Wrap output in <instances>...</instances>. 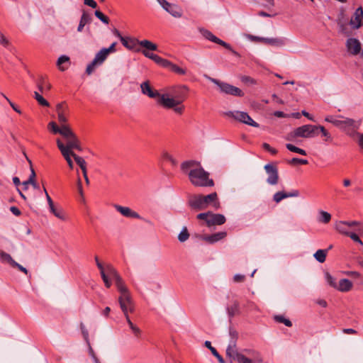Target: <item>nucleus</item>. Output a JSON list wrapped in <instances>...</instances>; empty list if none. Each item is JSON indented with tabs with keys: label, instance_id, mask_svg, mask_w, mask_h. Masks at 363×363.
Masks as SVG:
<instances>
[{
	"label": "nucleus",
	"instance_id": "1",
	"mask_svg": "<svg viewBox=\"0 0 363 363\" xmlns=\"http://www.w3.org/2000/svg\"><path fill=\"white\" fill-rule=\"evenodd\" d=\"M181 169L188 174L190 182L194 186L207 187L214 185L213 180L209 178V173L200 167V163L195 160L182 162Z\"/></svg>",
	"mask_w": 363,
	"mask_h": 363
},
{
	"label": "nucleus",
	"instance_id": "2",
	"mask_svg": "<svg viewBox=\"0 0 363 363\" xmlns=\"http://www.w3.org/2000/svg\"><path fill=\"white\" fill-rule=\"evenodd\" d=\"M187 90L185 86L172 88L169 93L162 94L160 105L165 108H173L175 113L182 114L184 110L182 104L185 100Z\"/></svg>",
	"mask_w": 363,
	"mask_h": 363
},
{
	"label": "nucleus",
	"instance_id": "3",
	"mask_svg": "<svg viewBox=\"0 0 363 363\" xmlns=\"http://www.w3.org/2000/svg\"><path fill=\"white\" fill-rule=\"evenodd\" d=\"M118 291L120 293V296L118 297V303L120 308L125 318L126 322L134 335L136 337H139L141 335V330L133 323L129 316V313H133L135 311V303L130 292L126 286L120 287L118 289Z\"/></svg>",
	"mask_w": 363,
	"mask_h": 363
},
{
	"label": "nucleus",
	"instance_id": "4",
	"mask_svg": "<svg viewBox=\"0 0 363 363\" xmlns=\"http://www.w3.org/2000/svg\"><path fill=\"white\" fill-rule=\"evenodd\" d=\"M325 121L333 124L351 138L358 134V130L362 125L361 119L355 120L342 115H327Z\"/></svg>",
	"mask_w": 363,
	"mask_h": 363
},
{
	"label": "nucleus",
	"instance_id": "5",
	"mask_svg": "<svg viewBox=\"0 0 363 363\" xmlns=\"http://www.w3.org/2000/svg\"><path fill=\"white\" fill-rule=\"evenodd\" d=\"M225 353L230 363L262 362V358L259 352L252 349L238 350L234 342L227 347Z\"/></svg>",
	"mask_w": 363,
	"mask_h": 363
},
{
	"label": "nucleus",
	"instance_id": "6",
	"mask_svg": "<svg viewBox=\"0 0 363 363\" xmlns=\"http://www.w3.org/2000/svg\"><path fill=\"white\" fill-rule=\"evenodd\" d=\"M189 204L191 208L196 211L205 210L208 207L218 210L220 206L216 192L206 196L193 195L189 198Z\"/></svg>",
	"mask_w": 363,
	"mask_h": 363
},
{
	"label": "nucleus",
	"instance_id": "7",
	"mask_svg": "<svg viewBox=\"0 0 363 363\" xmlns=\"http://www.w3.org/2000/svg\"><path fill=\"white\" fill-rule=\"evenodd\" d=\"M48 128L54 134H60L65 139L66 143H68L72 146L76 145V139L78 138L69 126L63 125L60 127L55 122L51 121L48 124Z\"/></svg>",
	"mask_w": 363,
	"mask_h": 363
},
{
	"label": "nucleus",
	"instance_id": "8",
	"mask_svg": "<svg viewBox=\"0 0 363 363\" xmlns=\"http://www.w3.org/2000/svg\"><path fill=\"white\" fill-rule=\"evenodd\" d=\"M48 128L54 134H60L65 139L66 143H68L72 146L76 145V139L78 138L69 126L63 125L60 127L55 122L51 121L48 124Z\"/></svg>",
	"mask_w": 363,
	"mask_h": 363
},
{
	"label": "nucleus",
	"instance_id": "9",
	"mask_svg": "<svg viewBox=\"0 0 363 363\" xmlns=\"http://www.w3.org/2000/svg\"><path fill=\"white\" fill-rule=\"evenodd\" d=\"M57 147L60 150L62 156L67 161L69 167L70 169H73L74 167V163L71 159V157H72V154H75L72 150L75 149L79 151H82V147L80 146V142L78 138L76 139L75 145L72 146L69 145V143H67L66 145H65L60 139H57L56 140Z\"/></svg>",
	"mask_w": 363,
	"mask_h": 363
},
{
	"label": "nucleus",
	"instance_id": "10",
	"mask_svg": "<svg viewBox=\"0 0 363 363\" xmlns=\"http://www.w3.org/2000/svg\"><path fill=\"white\" fill-rule=\"evenodd\" d=\"M318 130V125H303L296 128L292 133L288 135L286 140H292L294 138H313L317 135L316 131Z\"/></svg>",
	"mask_w": 363,
	"mask_h": 363
},
{
	"label": "nucleus",
	"instance_id": "11",
	"mask_svg": "<svg viewBox=\"0 0 363 363\" xmlns=\"http://www.w3.org/2000/svg\"><path fill=\"white\" fill-rule=\"evenodd\" d=\"M205 77L210 82H213L218 86L220 92L234 96H243L244 92L238 87L234 86L228 83L221 82L218 79L212 78L208 75H205Z\"/></svg>",
	"mask_w": 363,
	"mask_h": 363
},
{
	"label": "nucleus",
	"instance_id": "12",
	"mask_svg": "<svg viewBox=\"0 0 363 363\" xmlns=\"http://www.w3.org/2000/svg\"><path fill=\"white\" fill-rule=\"evenodd\" d=\"M225 116L234 118L235 120L247 124L248 125L258 128L259 125L255 122L247 113L240 111H227L223 113Z\"/></svg>",
	"mask_w": 363,
	"mask_h": 363
},
{
	"label": "nucleus",
	"instance_id": "13",
	"mask_svg": "<svg viewBox=\"0 0 363 363\" xmlns=\"http://www.w3.org/2000/svg\"><path fill=\"white\" fill-rule=\"evenodd\" d=\"M108 56V54L106 50H105V48H102L96 54L91 62L87 65L86 69V74L90 75L94 71L96 66L101 65L104 63Z\"/></svg>",
	"mask_w": 363,
	"mask_h": 363
},
{
	"label": "nucleus",
	"instance_id": "14",
	"mask_svg": "<svg viewBox=\"0 0 363 363\" xmlns=\"http://www.w3.org/2000/svg\"><path fill=\"white\" fill-rule=\"evenodd\" d=\"M346 48L347 52L352 55H360L363 58V49L362 50V44L359 40L350 38L346 41Z\"/></svg>",
	"mask_w": 363,
	"mask_h": 363
},
{
	"label": "nucleus",
	"instance_id": "15",
	"mask_svg": "<svg viewBox=\"0 0 363 363\" xmlns=\"http://www.w3.org/2000/svg\"><path fill=\"white\" fill-rule=\"evenodd\" d=\"M264 170L268 175L267 182L270 185H276L279 182V172L277 167L272 164H267Z\"/></svg>",
	"mask_w": 363,
	"mask_h": 363
},
{
	"label": "nucleus",
	"instance_id": "16",
	"mask_svg": "<svg viewBox=\"0 0 363 363\" xmlns=\"http://www.w3.org/2000/svg\"><path fill=\"white\" fill-rule=\"evenodd\" d=\"M105 269V273L109 278H112L115 281L116 286L117 287V289L120 287H123L125 286L123 280L121 277V276L118 274L116 269L111 265V264H106L104 267Z\"/></svg>",
	"mask_w": 363,
	"mask_h": 363
},
{
	"label": "nucleus",
	"instance_id": "17",
	"mask_svg": "<svg viewBox=\"0 0 363 363\" xmlns=\"http://www.w3.org/2000/svg\"><path fill=\"white\" fill-rule=\"evenodd\" d=\"M140 89L141 92L144 95H146L152 99H156L157 104H160V96H162V94H160L157 90H155L151 87L149 81L143 82L140 84Z\"/></svg>",
	"mask_w": 363,
	"mask_h": 363
},
{
	"label": "nucleus",
	"instance_id": "18",
	"mask_svg": "<svg viewBox=\"0 0 363 363\" xmlns=\"http://www.w3.org/2000/svg\"><path fill=\"white\" fill-rule=\"evenodd\" d=\"M227 235L226 232H218L212 235H198L196 238L199 240H202L206 241L209 244H214L223 238H225Z\"/></svg>",
	"mask_w": 363,
	"mask_h": 363
},
{
	"label": "nucleus",
	"instance_id": "19",
	"mask_svg": "<svg viewBox=\"0 0 363 363\" xmlns=\"http://www.w3.org/2000/svg\"><path fill=\"white\" fill-rule=\"evenodd\" d=\"M200 33L206 39H207L213 43H217V44L224 47L225 48H230V44H228V43H225V41L217 38L210 30L204 29V28H201V29H200Z\"/></svg>",
	"mask_w": 363,
	"mask_h": 363
},
{
	"label": "nucleus",
	"instance_id": "20",
	"mask_svg": "<svg viewBox=\"0 0 363 363\" xmlns=\"http://www.w3.org/2000/svg\"><path fill=\"white\" fill-rule=\"evenodd\" d=\"M363 18V9L362 7L357 8L350 20V25L353 28L357 29L362 25V20Z\"/></svg>",
	"mask_w": 363,
	"mask_h": 363
},
{
	"label": "nucleus",
	"instance_id": "21",
	"mask_svg": "<svg viewBox=\"0 0 363 363\" xmlns=\"http://www.w3.org/2000/svg\"><path fill=\"white\" fill-rule=\"evenodd\" d=\"M116 210L126 218H141L140 216L129 207L122 206L118 204L114 205Z\"/></svg>",
	"mask_w": 363,
	"mask_h": 363
},
{
	"label": "nucleus",
	"instance_id": "22",
	"mask_svg": "<svg viewBox=\"0 0 363 363\" xmlns=\"http://www.w3.org/2000/svg\"><path fill=\"white\" fill-rule=\"evenodd\" d=\"M225 217L223 214L213 213L211 212L209 220H207V226L220 225L225 223Z\"/></svg>",
	"mask_w": 363,
	"mask_h": 363
},
{
	"label": "nucleus",
	"instance_id": "23",
	"mask_svg": "<svg viewBox=\"0 0 363 363\" xmlns=\"http://www.w3.org/2000/svg\"><path fill=\"white\" fill-rule=\"evenodd\" d=\"M162 9L174 18L182 16V9L177 4L169 3V6H163Z\"/></svg>",
	"mask_w": 363,
	"mask_h": 363
},
{
	"label": "nucleus",
	"instance_id": "24",
	"mask_svg": "<svg viewBox=\"0 0 363 363\" xmlns=\"http://www.w3.org/2000/svg\"><path fill=\"white\" fill-rule=\"evenodd\" d=\"M286 40L284 38H264V44L274 47H282L285 45Z\"/></svg>",
	"mask_w": 363,
	"mask_h": 363
},
{
	"label": "nucleus",
	"instance_id": "25",
	"mask_svg": "<svg viewBox=\"0 0 363 363\" xmlns=\"http://www.w3.org/2000/svg\"><path fill=\"white\" fill-rule=\"evenodd\" d=\"M352 282L350 280L347 279H342L337 284V287L335 289L341 292H347L352 289Z\"/></svg>",
	"mask_w": 363,
	"mask_h": 363
},
{
	"label": "nucleus",
	"instance_id": "26",
	"mask_svg": "<svg viewBox=\"0 0 363 363\" xmlns=\"http://www.w3.org/2000/svg\"><path fill=\"white\" fill-rule=\"evenodd\" d=\"M37 86L41 93L49 91L51 89V84L47 82L44 76H40L37 81Z\"/></svg>",
	"mask_w": 363,
	"mask_h": 363
},
{
	"label": "nucleus",
	"instance_id": "27",
	"mask_svg": "<svg viewBox=\"0 0 363 363\" xmlns=\"http://www.w3.org/2000/svg\"><path fill=\"white\" fill-rule=\"evenodd\" d=\"M92 21V17L91 14L86 13V11H83L82 15L81 16L79 23L77 28L78 32H82L84 26L87 23H90Z\"/></svg>",
	"mask_w": 363,
	"mask_h": 363
},
{
	"label": "nucleus",
	"instance_id": "28",
	"mask_svg": "<svg viewBox=\"0 0 363 363\" xmlns=\"http://www.w3.org/2000/svg\"><path fill=\"white\" fill-rule=\"evenodd\" d=\"M240 304L238 301H234L231 306L227 307V313L230 318L233 317L239 313Z\"/></svg>",
	"mask_w": 363,
	"mask_h": 363
},
{
	"label": "nucleus",
	"instance_id": "29",
	"mask_svg": "<svg viewBox=\"0 0 363 363\" xmlns=\"http://www.w3.org/2000/svg\"><path fill=\"white\" fill-rule=\"evenodd\" d=\"M138 44L140 45L141 47L145 48V50H151L155 51L157 50V46L156 44L152 43L150 40H138Z\"/></svg>",
	"mask_w": 363,
	"mask_h": 363
},
{
	"label": "nucleus",
	"instance_id": "30",
	"mask_svg": "<svg viewBox=\"0 0 363 363\" xmlns=\"http://www.w3.org/2000/svg\"><path fill=\"white\" fill-rule=\"evenodd\" d=\"M347 228L348 227L347 226L346 223H345V221H337L335 224V230L340 233L347 236L350 233V231H348Z\"/></svg>",
	"mask_w": 363,
	"mask_h": 363
},
{
	"label": "nucleus",
	"instance_id": "31",
	"mask_svg": "<svg viewBox=\"0 0 363 363\" xmlns=\"http://www.w3.org/2000/svg\"><path fill=\"white\" fill-rule=\"evenodd\" d=\"M205 346L208 348L211 353L213 354V356H215L217 359L218 360V362L220 363H225L224 359L223 358V357L221 355L219 354V353L217 352V350H216L215 347H212L211 345V343L210 341H206L205 342Z\"/></svg>",
	"mask_w": 363,
	"mask_h": 363
},
{
	"label": "nucleus",
	"instance_id": "32",
	"mask_svg": "<svg viewBox=\"0 0 363 363\" xmlns=\"http://www.w3.org/2000/svg\"><path fill=\"white\" fill-rule=\"evenodd\" d=\"M0 261L2 263L9 264L11 267L15 262V260L11 257V256L9 253H6L3 250H0Z\"/></svg>",
	"mask_w": 363,
	"mask_h": 363
},
{
	"label": "nucleus",
	"instance_id": "33",
	"mask_svg": "<svg viewBox=\"0 0 363 363\" xmlns=\"http://www.w3.org/2000/svg\"><path fill=\"white\" fill-rule=\"evenodd\" d=\"M72 157L77 162V164L80 167L83 174H85V172H86V162L84 160V158L78 156L76 154H72Z\"/></svg>",
	"mask_w": 363,
	"mask_h": 363
},
{
	"label": "nucleus",
	"instance_id": "34",
	"mask_svg": "<svg viewBox=\"0 0 363 363\" xmlns=\"http://www.w3.org/2000/svg\"><path fill=\"white\" fill-rule=\"evenodd\" d=\"M328 250H318L313 255L315 259L320 263L325 261L326 255Z\"/></svg>",
	"mask_w": 363,
	"mask_h": 363
},
{
	"label": "nucleus",
	"instance_id": "35",
	"mask_svg": "<svg viewBox=\"0 0 363 363\" xmlns=\"http://www.w3.org/2000/svg\"><path fill=\"white\" fill-rule=\"evenodd\" d=\"M331 220V215L324 211H320L319 212V217L318 218V222L323 223H328Z\"/></svg>",
	"mask_w": 363,
	"mask_h": 363
},
{
	"label": "nucleus",
	"instance_id": "36",
	"mask_svg": "<svg viewBox=\"0 0 363 363\" xmlns=\"http://www.w3.org/2000/svg\"><path fill=\"white\" fill-rule=\"evenodd\" d=\"M50 211L52 213L55 215L57 218L60 220H65V216L62 209H57L55 208V205L50 206Z\"/></svg>",
	"mask_w": 363,
	"mask_h": 363
},
{
	"label": "nucleus",
	"instance_id": "37",
	"mask_svg": "<svg viewBox=\"0 0 363 363\" xmlns=\"http://www.w3.org/2000/svg\"><path fill=\"white\" fill-rule=\"evenodd\" d=\"M69 61V57L66 55H62L60 56L57 62V65L58 66L59 69L61 71H65L67 69V67H65L62 66V65L65 62H68Z\"/></svg>",
	"mask_w": 363,
	"mask_h": 363
},
{
	"label": "nucleus",
	"instance_id": "38",
	"mask_svg": "<svg viewBox=\"0 0 363 363\" xmlns=\"http://www.w3.org/2000/svg\"><path fill=\"white\" fill-rule=\"evenodd\" d=\"M286 147L291 152L298 153L301 155H306V152L304 150L297 147L292 144H290V143L286 144Z\"/></svg>",
	"mask_w": 363,
	"mask_h": 363
},
{
	"label": "nucleus",
	"instance_id": "39",
	"mask_svg": "<svg viewBox=\"0 0 363 363\" xmlns=\"http://www.w3.org/2000/svg\"><path fill=\"white\" fill-rule=\"evenodd\" d=\"M189 233L188 232L187 228L184 227L178 235V240L181 242H184L189 239Z\"/></svg>",
	"mask_w": 363,
	"mask_h": 363
},
{
	"label": "nucleus",
	"instance_id": "40",
	"mask_svg": "<svg viewBox=\"0 0 363 363\" xmlns=\"http://www.w3.org/2000/svg\"><path fill=\"white\" fill-rule=\"evenodd\" d=\"M240 79L242 83L248 86L255 85L257 83L256 79L250 76L242 75L240 77Z\"/></svg>",
	"mask_w": 363,
	"mask_h": 363
},
{
	"label": "nucleus",
	"instance_id": "41",
	"mask_svg": "<svg viewBox=\"0 0 363 363\" xmlns=\"http://www.w3.org/2000/svg\"><path fill=\"white\" fill-rule=\"evenodd\" d=\"M34 98L40 105L46 107H48L50 106L48 101L45 100L38 91L34 92Z\"/></svg>",
	"mask_w": 363,
	"mask_h": 363
},
{
	"label": "nucleus",
	"instance_id": "42",
	"mask_svg": "<svg viewBox=\"0 0 363 363\" xmlns=\"http://www.w3.org/2000/svg\"><path fill=\"white\" fill-rule=\"evenodd\" d=\"M153 61L155 63H157V65H159L160 66H161L162 67H165V68H167L168 67V65H170V61H169L166 59H164V58L160 57L159 55H157L155 57V60H153Z\"/></svg>",
	"mask_w": 363,
	"mask_h": 363
},
{
	"label": "nucleus",
	"instance_id": "43",
	"mask_svg": "<svg viewBox=\"0 0 363 363\" xmlns=\"http://www.w3.org/2000/svg\"><path fill=\"white\" fill-rule=\"evenodd\" d=\"M167 68H169L172 72H175L177 74H181V75H184V74H186L185 69L179 67V66H177V65L173 64L171 62H170V65H169Z\"/></svg>",
	"mask_w": 363,
	"mask_h": 363
},
{
	"label": "nucleus",
	"instance_id": "44",
	"mask_svg": "<svg viewBox=\"0 0 363 363\" xmlns=\"http://www.w3.org/2000/svg\"><path fill=\"white\" fill-rule=\"evenodd\" d=\"M286 192L285 191H277L273 196V200L277 203L281 202L283 199H286Z\"/></svg>",
	"mask_w": 363,
	"mask_h": 363
},
{
	"label": "nucleus",
	"instance_id": "45",
	"mask_svg": "<svg viewBox=\"0 0 363 363\" xmlns=\"http://www.w3.org/2000/svg\"><path fill=\"white\" fill-rule=\"evenodd\" d=\"M120 40H121V43L123 45V46H125V48H127L128 49L133 48V47L135 45L133 40H132L130 38L128 39L126 38H124L123 36L121 37Z\"/></svg>",
	"mask_w": 363,
	"mask_h": 363
},
{
	"label": "nucleus",
	"instance_id": "46",
	"mask_svg": "<svg viewBox=\"0 0 363 363\" xmlns=\"http://www.w3.org/2000/svg\"><path fill=\"white\" fill-rule=\"evenodd\" d=\"M318 130L321 132L323 136L325 138V142H331L333 140V138L330 135V133L325 128L324 126L318 125Z\"/></svg>",
	"mask_w": 363,
	"mask_h": 363
},
{
	"label": "nucleus",
	"instance_id": "47",
	"mask_svg": "<svg viewBox=\"0 0 363 363\" xmlns=\"http://www.w3.org/2000/svg\"><path fill=\"white\" fill-rule=\"evenodd\" d=\"M274 319L277 322L284 323L287 327L292 326L291 321L285 318L283 315H275Z\"/></svg>",
	"mask_w": 363,
	"mask_h": 363
},
{
	"label": "nucleus",
	"instance_id": "48",
	"mask_svg": "<svg viewBox=\"0 0 363 363\" xmlns=\"http://www.w3.org/2000/svg\"><path fill=\"white\" fill-rule=\"evenodd\" d=\"M94 15L99 20H101L104 23L108 24L109 23V19L107 16H106L102 12L99 10L95 11Z\"/></svg>",
	"mask_w": 363,
	"mask_h": 363
},
{
	"label": "nucleus",
	"instance_id": "49",
	"mask_svg": "<svg viewBox=\"0 0 363 363\" xmlns=\"http://www.w3.org/2000/svg\"><path fill=\"white\" fill-rule=\"evenodd\" d=\"M229 335L231 337V340L228 345H230L233 342H234L235 345L236 346V341L238 337V332L235 329L230 328L229 329Z\"/></svg>",
	"mask_w": 363,
	"mask_h": 363
},
{
	"label": "nucleus",
	"instance_id": "50",
	"mask_svg": "<svg viewBox=\"0 0 363 363\" xmlns=\"http://www.w3.org/2000/svg\"><path fill=\"white\" fill-rule=\"evenodd\" d=\"M245 38L252 42L255 43H264V38L262 37L255 36L251 34H245Z\"/></svg>",
	"mask_w": 363,
	"mask_h": 363
},
{
	"label": "nucleus",
	"instance_id": "51",
	"mask_svg": "<svg viewBox=\"0 0 363 363\" xmlns=\"http://www.w3.org/2000/svg\"><path fill=\"white\" fill-rule=\"evenodd\" d=\"M325 279H326V281L328 283V284L333 287V288H336L337 287V283L335 281V279L331 276V274L328 272H326L325 273Z\"/></svg>",
	"mask_w": 363,
	"mask_h": 363
},
{
	"label": "nucleus",
	"instance_id": "52",
	"mask_svg": "<svg viewBox=\"0 0 363 363\" xmlns=\"http://www.w3.org/2000/svg\"><path fill=\"white\" fill-rule=\"evenodd\" d=\"M308 163V162L307 160L300 159V158H297V157L292 158L289 162V164H307Z\"/></svg>",
	"mask_w": 363,
	"mask_h": 363
},
{
	"label": "nucleus",
	"instance_id": "53",
	"mask_svg": "<svg viewBox=\"0 0 363 363\" xmlns=\"http://www.w3.org/2000/svg\"><path fill=\"white\" fill-rule=\"evenodd\" d=\"M211 216V211H208L206 213H201L196 216L197 219L202 220L206 222L207 224V220H209V217Z\"/></svg>",
	"mask_w": 363,
	"mask_h": 363
},
{
	"label": "nucleus",
	"instance_id": "54",
	"mask_svg": "<svg viewBox=\"0 0 363 363\" xmlns=\"http://www.w3.org/2000/svg\"><path fill=\"white\" fill-rule=\"evenodd\" d=\"M89 354L92 358L94 363H101L98 357H96L94 350L91 347L90 344L89 343Z\"/></svg>",
	"mask_w": 363,
	"mask_h": 363
},
{
	"label": "nucleus",
	"instance_id": "55",
	"mask_svg": "<svg viewBox=\"0 0 363 363\" xmlns=\"http://www.w3.org/2000/svg\"><path fill=\"white\" fill-rule=\"evenodd\" d=\"M100 274H101V278L104 282L105 286L107 288H110L111 286V281H110L109 278L108 277V276L106 275L105 272H101V273H100Z\"/></svg>",
	"mask_w": 363,
	"mask_h": 363
},
{
	"label": "nucleus",
	"instance_id": "56",
	"mask_svg": "<svg viewBox=\"0 0 363 363\" xmlns=\"http://www.w3.org/2000/svg\"><path fill=\"white\" fill-rule=\"evenodd\" d=\"M2 96L8 101L11 108L18 113H21V110L3 93H1Z\"/></svg>",
	"mask_w": 363,
	"mask_h": 363
},
{
	"label": "nucleus",
	"instance_id": "57",
	"mask_svg": "<svg viewBox=\"0 0 363 363\" xmlns=\"http://www.w3.org/2000/svg\"><path fill=\"white\" fill-rule=\"evenodd\" d=\"M163 157L164 160L170 162L173 165L177 164V161L169 153H167V152L164 153Z\"/></svg>",
	"mask_w": 363,
	"mask_h": 363
},
{
	"label": "nucleus",
	"instance_id": "58",
	"mask_svg": "<svg viewBox=\"0 0 363 363\" xmlns=\"http://www.w3.org/2000/svg\"><path fill=\"white\" fill-rule=\"evenodd\" d=\"M262 147L265 150L269 152L272 155H276L277 153V150L276 149L272 147L268 143H263Z\"/></svg>",
	"mask_w": 363,
	"mask_h": 363
},
{
	"label": "nucleus",
	"instance_id": "59",
	"mask_svg": "<svg viewBox=\"0 0 363 363\" xmlns=\"http://www.w3.org/2000/svg\"><path fill=\"white\" fill-rule=\"evenodd\" d=\"M11 267L17 268L19 271L23 272L25 274H28V270L24 267H23L22 265H21L20 264L16 262V261L13 262Z\"/></svg>",
	"mask_w": 363,
	"mask_h": 363
},
{
	"label": "nucleus",
	"instance_id": "60",
	"mask_svg": "<svg viewBox=\"0 0 363 363\" xmlns=\"http://www.w3.org/2000/svg\"><path fill=\"white\" fill-rule=\"evenodd\" d=\"M58 121L60 123V127L65 125V126H69L67 122V116H57Z\"/></svg>",
	"mask_w": 363,
	"mask_h": 363
},
{
	"label": "nucleus",
	"instance_id": "61",
	"mask_svg": "<svg viewBox=\"0 0 363 363\" xmlns=\"http://www.w3.org/2000/svg\"><path fill=\"white\" fill-rule=\"evenodd\" d=\"M80 326H81V330H82V333L83 334L84 338L85 339L86 342L89 344V333L83 323H81Z\"/></svg>",
	"mask_w": 363,
	"mask_h": 363
},
{
	"label": "nucleus",
	"instance_id": "62",
	"mask_svg": "<svg viewBox=\"0 0 363 363\" xmlns=\"http://www.w3.org/2000/svg\"><path fill=\"white\" fill-rule=\"evenodd\" d=\"M245 279V275L237 274L233 277V281L236 283L243 282Z\"/></svg>",
	"mask_w": 363,
	"mask_h": 363
},
{
	"label": "nucleus",
	"instance_id": "63",
	"mask_svg": "<svg viewBox=\"0 0 363 363\" xmlns=\"http://www.w3.org/2000/svg\"><path fill=\"white\" fill-rule=\"evenodd\" d=\"M68 109L67 106H66L65 102L60 103L57 104L56 106V112L58 113L59 111H62V110H67Z\"/></svg>",
	"mask_w": 363,
	"mask_h": 363
},
{
	"label": "nucleus",
	"instance_id": "64",
	"mask_svg": "<svg viewBox=\"0 0 363 363\" xmlns=\"http://www.w3.org/2000/svg\"><path fill=\"white\" fill-rule=\"evenodd\" d=\"M142 53L147 58L149 59H151V60H155V57L157 55H155L154 53H152V52H150L149 51L147 50H143L142 51Z\"/></svg>",
	"mask_w": 363,
	"mask_h": 363
}]
</instances>
